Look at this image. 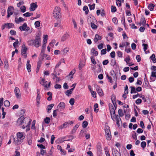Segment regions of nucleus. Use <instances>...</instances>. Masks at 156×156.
I'll return each mask as SVG.
<instances>
[{"label": "nucleus", "instance_id": "a211bd4d", "mask_svg": "<svg viewBox=\"0 0 156 156\" xmlns=\"http://www.w3.org/2000/svg\"><path fill=\"white\" fill-rule=\"evenodd\" d=\"M54 104H52L50 105H48L47 106V112L49 113L51 112V110L52 109L53 107L54 106Z\"/></svg>", "mask_w": 156, "mask_h": 156}, {"label": "nucleus", "instance_id": "3c124183", "mask_svg": "<svg viewBox=\"0 0 156 156\" xmlns=\"http://www.w3.org/2000/svg\"><path fill=\"white\" fill-rule=\"evenodd\" d=\"M34 25L36 28L39 27L40 26V22L39 21H37L35 22Z\"/></svg>", "mask_w": 156, "mask_h": 156}, {"label": "nucleus", "instance_id": "37998d69", "mask_svg": "<svg viewBox=\"0 0 156 156\" xmlns=\"http://www.w3.org/2000/svg\"><path fill=\"white\" fill-rule=\"evenodd\" d=\"M141 147L144 149L146 146V143L145 141H142L141 143Z\"/></svg>", "mask_w": 156, "mask_h": 156}, {"label": "nucleus", "instance_id": "c756f323", "mask_svg": "<svg viewBox=\"0 0 156 156\" xmlns=\"http://www.w3.org/2000/svg\"><path fill=\"white\" fill-rule=\"evenodd\" d=\"M83 9L84 11H85V14L87 15L88 14L89 12V10L88 9V8L87 6H84L83 7Z\"/></svg>", "mask_w": 156, "mask_h": 156}, {"label": "nucleus", "instance_id": "6ab92c4d", "mask_svg": "<svg viewBox=\"0 0 156 156\" xmlns=\"http://www.w3.org/2000/svg\"><path fill=\"white\" fill-rule=\"evenodd\" d=\"M79 125L78 124H76L73 128L71 131V133L74 134L75 133L76 131V130L79 127Z\"/></svg>", "mask_w": 156, "mask_h": 156}, {"label": "nucleus", "instance_id": "4468645a", "mask_svg": "<svg viewBox=\"0 0 156 156\" xmlns=\"http://www.w3.org/2000/svg\"><path fill=\"white\" fill-rule=\"evenodd\" d=\"M98 93L101 96H103L104 94L102 89L99 87H98L96 89Z\"/></svg>", "mask_w": 156, "mask_h": 156}, {"label": "nucleus", "instance_id": "7ed1b4c3", "mask_svg": "<svg viewBox=\"0 0 156 156\" xmlns=\"http://www.w3.org/2000/svg\"><path fill=\"white\" fill-rule=\"evenodd\" d=\"M25 134L23 132H19L17 133L16 138H14V143L16 145L20 144L25 137Z\"/></svg>", "mask_w": 156, "mask_h": 156}, {"label": "nucleus", "instance_id": "de8ad7c7", "mask_svg": "<svg viewBox=\"0 0 156 156\" xmlns=\"http://www.w3.org/2000/svg\"><path fill=\"white\" fill-rule=\"evenodd\" d=\"M142 45L144 47V51H145L146 53H147L146 52V50L147 49V48L148 47V45L147 44H143Z\"/></svg>", "mask_w": 156, "mask_h": 156}, {"label": "nucleus", "instance_id": "f03ea898", "mask_svg": "<svg viewBox=\"0 0 156 156\" xmlns=\"http://www.w3.org/2000/svg\"><path fill=\"white\" fill-rule=\"evenodd\" d=\"M41 39L39 35H36L35 39L30 40L28 41V44L29 45L34 46L38 48L41 45Z\"/></svg>", "mask_w": 156, "mask_h": 156}, {"label": "nucleus", "instance_id": "aec40b11", "mask_svg": "<svg viewBox=\"0 0 156 156\" xmlns=\"http://www.w3.org/2000/svg\"><path fill=\"white\" fill-rule=\"evenodd\" d=\"M69 35L68 34H64L61 38V41H65L69 37Z\"/></svg>", "mask_w": 156, "mask_h": 156}, {"label": "nucleus", "instance_id": "603ef678", "mask_svg": "<svg viewBox=\"0 0 156 156\" xmlns=\"http://www.w3.org/2000/svg\"><path fill=\"white\" fill-rule=\"evenodd\" d=\"M53 147H52L51 148V150H50L48 152V156H53V155H52V153H53V152L51 150V149H53Z\"/></svg>", "mask_w": 156, "mask_h": 156}, {"label": "nucleus", "instance_id": "774afa93", "mask_svg": "<svg viewBox=\"0 0 156 156\" xmlns=\"http://www.w3.org/2000/svg\"><path fill=\"white\" fill-rule=\"evenodd\" d=\"M136 45L134 43H133L131 44V48L132 49L134 50L136 49Z\"/></svg>", "mask_w": 156, "mask_h": 156}, {"label": "nucleus", "instance_id": "cd10ccee", "mask_svg": "<svg viewBox=\"0 0 156 156\" xmlns=\"http://www.w3.org/2000/svg\"><path fill=\"white\" fill-rule=\"evenodd\" d=\"M91 52L93 53V55L96 56L98 55V53L97 51H95L94 48H93L91 51Z\"/></svg>", "mask_w": 156, "mask_h": 156}, {"label": "nucleus", "instance_id": "ea45409f", "mask_svg": "<svg viewBox=\"0 0 156 156\" xmlns=\"http://www.w3.org/2000/svg\"><path fill=\"white\" fill-rule=\"evenodd\" d=\"M98 105L97 103H96L94 105V112H97L98 111V109H96V108H98Z\"/></svg>", "mask_w": 156, "mask_h": 156}, {"label": "nucleus", "instance_id": "bb28decb", "mask_svg": "<svg viewBox=\"0 0 156 156\" xmlns=\"http://www.w3.org/2000/svg\"><path fill=\"white\" fill-rule=\"evenodd\" d=\"M6 25V28H12L14 26V24L12 23H5Z\"/></svg>", "mask_w": 156, "mask_h": 156}, {"label": "nucleus", "instance_id": "c85d7f7f", "mask_svg": "<svg viewBox=\"0 0 156 156\" xmlns=\"http://www.w3.org/2000/svg\"><path fill=\"white\" fill-rule=\"evenodd\" d=\"M69 51V48L68 47H66L62 51L63 52V54L66 55L67 54V53Z\"/></svg>", "mask_w": 156, "mask_h": 156}, {"label": "nucleus", "instance_id": "7c9ffc66", "mask_svg": "<svg viewBox=\"0 0 156 156\" xmlns=\"http://www.w3.org/2000/svg\"><path fill=\"white\" fill-rule=\"evenodd\" d=\"M118 114L119 116L120 117H122L124 115V114L122 110V109H120L118 110Z\"/></svg>", "mask_w": 156, "mask_h": 156}, {"label": "nucleus", "instance_id": "58836bf2", "mask_svg": "<svg viewBox=\"0 0 156 156\" xmlns=\"http://www.w3.org/2000/svg\"><path fill=\"white\" fill-rule=\"evenodd\" d=\"M95 6V4H93L92 5H91L90 4L88 5V6L89 7L90 9V10H93L94 9Z\"/></svg>", "mask_w": 156, "mask_h": 156}, {"label": "nucleus", "instance_id": "9d476101", "mask_svg": "<svg viewBox=\"0 0 156 156\" xmlns=\"http://www.w3.org/2000/svg\"><path fill=\"white\" fill-rule=\"evenodd\" d=\"M44 78H42L41 80L40 81V83L45 88H48L50 87L51 85V82H50L48 84V85H47V84H44Z\"/></svg>", "mask_w": 156, "mask_h": 156}, {"label": "nucleus", "instance_id": "4be33fe9", "mask_svg": "<svg viewBox=\"0 0 156 156\" xmlns=\"http://www.w3.org/2000/svg\"><path fill=\"white\" fill-rule=\"evenodd\" d=\"M110 111L111 114V115H115V109L112 106L110 108Z\"/></svg>", "mask_w": 156, "mask_h": 156}, {"label": "nucleus", "instance_id": "1a4fd4ad", "mask_svg": "<svg viewBox=\"0 0 156 156\" xmlns=\"http://www.w3.org/2000/svg\"><path fill=\"white\" fill-rule=\"evenodd\" d=\"M87 22L89 23H91L93 22H95L96 21L95 18L93 16H88L87 18Z\"/></svg>", "mask_w": 156, "mask_h": 156}, {"label": "nucleus", "instance_id": "69168bd1", "mask_svg": "<svg viewBox=\"0 0 156 156\" xmlns=\"http://www.w3.org/2000/svg\"><path fill=\"white\" fill-rule=\"evenodd\" d=\"M117 56L120 58L122 57V53L120 51H118L117 52Z\"/></svg>", "mask_w": 156, "mask_h": 156}, {"label": "nucleus", "instance_id": "f8f14e48", "mask_svg": "<svg viewBox=\"0 0 156 156\" xmlns=\"http://www.w3.org/2000/svg\"><path fill=\"white\" fill-rule=\"evenodd\" d=\"M111 75L112 76V77L113 78V80L115 82H117V77L114 71L113 70L110 72Z\"/></svg>", "mask_w": 156, "mask_h": 156}, {"label": "nucleus", "instance_id": "49530a36", "mask_svg": "<svg viewBox=\"0 0 156 156\" xmlns=\"http://www.w3.org/2000/svg\"><path fill=\"white\" fill-rule=\"evenodd\" d=\"M4 104L5 106L6 107H9L10 105L9 102L7 100L5 101Z\"/></svg>", "mask_w": 156, "mask_h": 156}, {"label": "nucleus", "instance_id": "e2e57ef3", "mask_svg": "<svg viewBox=\"0 0 156 156\" xmlns=\"http://www.w3.org/2000/svg\"><path fill=\"white\" fill-rule=\"evenodd\" d=\"M19 42L18 41V40L17 39L16 40V41L15 42H14L13 44V45L14 47L16 48V47L17 45L18 44Z\"/></svg>", "mask_w": 156, "mask_h": 156}, {"label": "nucleus", "instance_id": "39448f33", "mask_svg": "<svg viewBox=\"0 0 156 156\" xmlns=\"http://www.w3.org/2000/svg\"><path fill=\"white\" fill-rule=\"evenodd\" d=\"M19 28L21 31L23 30L26 31H28L30 30V28L27 27V25L26 23H24L23 25L20 26L19 27Z\"/></svg>", "mask_w": 156, "mask_h": 156}, {"label": "nucleus", "instance_id": "c03bdc74", "mask_svg": "<svg viewBox=\"0 0 156 156\" xmlns=\"http://www.w3.org/2000/svg\"><path fill=\"white\" fill-rule=\"evenodd\" d=\"M130 58L129 57V56L128 55V56L126 57V58L125 59L124 61L126 62L127 64H129V62L130 61Z\"/></svg>", "mask_w": 156, "mask_h": 156}, {"label": "nucleus", "instance_id": "a878e982", "mask_svg": "<svg viewBox=\"0 0 156 156\" xmlns=\"http://www.w3.org/2000/svg\"><path fill=\"white\" fill-rule=\"evenodd\" d=\"M150 58L152 60L153 62L154 63L156 62V58L154 54H153L150 57Z\"/></svg>", "mask_w": 156, "mask_h": 156}, {"label": "nucleus", "instance_id": "473e14b6", "mask_svg": "<svg viewBox=\"0 0 156 156\" xmlns=\"http://www.w3.org/2000/svg\"><path fill=\"white\" fill-rule=\"evenodd\" d=\"M88 124V122L87 121H83L82 124V127L84 128H86Z\"/></svg>", "mask_w": 156, "mask_h": 156}, {"label": "nucleus", "instance_id": "0eeeda50", "mask_svg": "<svg viewBox=\"0 0 156 156\" xmlns=\"http://www.w3.org/2000/svg\"><path fill=\"white\" fill-rule=\"evenodd\" d=\"M14 12V9L12 6H9L8 7L7 10L8 15L7 17L9 18L10 17V16L12 15Z\"/></svg>", "mask_w": 156, "mask_h": 156}, {"label": "nucleus", "instance_id": "5fc2aeb1", "mask_svg": "<svg viewBox=\"0 0 156 156\" xmlns=\"http://www.w3.org/2000/svg\"><path fill=\"white\" fill-rule=\"evenodd\" d=\"M27 142L29 145H31L32 144V140L30 138L27 139Z\"/></svg>", "mask_w": 156, "mask_h": 156}, {"label": "nucleus", "instance_id": "393cba45", "mask_svg": "<svg viewBox=\"0 0 156 156\" xmlns=\"http://www.w3.org/2000/svg\"><path fill=\"white\" fill-rule=\"evenodd\" d=\"M116 124L118 126H120L119 122L121 121V119L119 116L118 115L116 116Z\"/></svg>", "mask_w": 156, "mask_h": 156}, {"label": "nucleus", "instance_id": "f704fd0d", "mask_svg": "<svg viewBox=\"0 0 156 156\" xmlns=\"http://www.w3.org/2000/svg\"><path fill=\"white\" fill-rule=\"evenodd\" d=\"M90 59L92 64L94 65H95L96 64V62L95 60V58L93 56H91Z\"/></svg>", "mask_w": 156, "mask_h": 156}, {"label": "nucleus", "instance_id": "4d7b16f0", "mask_svg": "<svg viewBox=\"0 0 156 156\" xmlns=\"http://www.w3.org/2000/svg\"><path fill=\"white\" fill-rule=\"evenodd\" d=\"M136 103L137 105H139L142 102V100L141 99L138 98L136 101Z\"/></svg>", "mask_w": 156, "mask_h": 156}, {"label": "nucleus", "instance_id": "680f3d73", "mask_svg": "<svg viewBox=\"0 0 156 156\" xmlns=\"http://www.w3.org/2000/svg\"><path fill=\"white\" fill-rule=\"evenodd\" d=\"M46 44H43L42 46V49L41 50V53H43L44 51L46 48Z\"/></svg>", "mask_w": 156, "mask_h": 156}, {"label": "nucleus", "instance_id": "5701e85b", "mask_svg": "<svg viewBox=\"0 0 156 156\" xmlns=\"http://www.w3.org/2000/svg\"><path fill=\"white\" fill-rule=\"evenodd\" d=\"M73 90L74 88H72L70 89L67 90L65 93L66 95L69 96L70 94L72 93L73 91Z\"/></svg>", "mask_w": 156, "mask_h": 156}, {"label": "nucleus", "instance_id": "6e6552de", "mask_svg": "<svg viewBox=\"0 0 156 156\" xmlns=\"http://www.w3.org/2000/svg\"><path fill=\"white\" fill-rule=\"evenodd\" d=\"M38 6L36 4V2L32 3L30 5V11H34L36 9L37 7Z\"/></svg>", "mask_w": 156, "mask_h": 156}, {"label": "nucleus", "instance_id": "13d9d810", "mask_svg": "<svg viewBox=\"0 0 156 156\" xmlns=\"http://www.w3.org/2000/svg\"><path fill=\"white\" fill-rule=\"evenodd\" d=\"M105 154H106V156H110L109 151L107 150V148L106 147L105 148Z\"/></svg>", "mask_w": 156, "mask_h": 156}, {"label": "nucleus", "instance_id": "79ce46f5", "mask_svg": "<svg viewBox=\"0 0 156 156\" xmlns=\"http://www.w3.org/2000/svg\"><path fill=\"white\" fill-rule=\"evenodd\" d=\"M93 22L90 23L91 27L93 29H96L97 28V26Z\"/></svg>", "mask_w": 156, "mask_h": 156}, {"label": "nucleus", "instance_id": "4c0bfd02", "mask_svg": "<svg viewBox=\"0 0 156 156\" xmlns=\"http://www.w3.org/2000/svg\"><path fill=\"white\" fill-rule=\"evenodd\" d=\"M20 9L22 12L24 13L26 11V7L24 5L20 7Z\"/></svg>", "mask_w": 156, "mask_h": 156}, {"label": "nucleus", "instance_id": "72a5a7b5", "mask_svg": "<svg viewBox=\"0 0 156 156\" xmlns=\"http://www.w3.org/2000/svg\"><path fill=\"white\" fill-rule=\"evenodd\" d=\"M140 22L142 24V25L144 26L146 23V21L144 18H142L140 19Z\"/></svg>", "mask_w": 156, "mask_h": 156}, {"label": "nucleus", "instance_id": "6e6d98bb", "mask_svg": "<svg viewBox=\"0 0 156 156\" xmlns=\"http://www.w3.org/2000/svg\"><path fill=\"white\" fill-rule=\"evenodd\" d=\"M84 131H85V130L84 129H82L80 131V133H79V137H82L83 136V133L84 132Z\"/></svg>", "mask_w": 156, "mask_h": 156}, {"label": "nucleus", "instance_id": "864d4df0", "mask_svg": "<svg viewBox=\"0 0 156 156\" xmlns=\"http://www.w3.org/2000/svg\"><path fill=\"white\" fill-rule=\"evenodd\" d=\"M116 99V97L115 96L112 95L111 97V100L112 103L116 102L115 100Z\"/></svg>", "mask_w": 156, "mask_h": 156}, {"label": "nucleus", "instance_id": "20e7f679", "mask_svg": "<svg viewBox=\"0 0 156 156\" xmlns=\"http://www.w3.org/2000/svg\"><path fill=\"white\" fill-rule=\"evenodd\" d=\"M61 14V9L59 7H56L54 9L53 15L54 17L56 19L59 18Z\"/></svg>", "mask_w": 156, "mask_h": 156}, {"label": "nucleus", "instance_id": "052dcab7", "mask_svg": "<svg viewBox=\"0 0 156 156\" xmlns=\"http://www.w3.org/2000/svg\"><path fill=\"white\" fill-rule=\"evenodd\" d=\"M115 56V52L114 51H112L110 54V56L112 58H114Z\"/></svg>", "mask_w": 156, "mask_h": 156}, {"label": "nucleus", "instance_id": "2eb2a0df", "mask_svg": "<svg viewBox=\"0 0 156 156\" xmlns=\"http://www.w3.org/2000/svg\"><path fill=\"white\" fill-rule=\"evenodd\" d=\"M66 106L65 104L63 102H61L58 105L57 107L61 109H64Z\"/></svg>", "mask_w": 156, "mask_h": 156}, {"label": "nucleus", "instance_id": "f257e3e1", "mask_svg": "<svg viewBox=\"0 0 156 156\" xmlns=\"http://www.w3.org/2000/svg\"><path fill=\"white\" fill-rule=\"evenodd\" d=\"M31 121L28 117L25 118L24 116L23 115L18 119L17 123L22 126L23 129H24L30 125Z\"/></svg>", "mask_w": 156, "mask_h": 156}, {"label": "nucleus", "instance_id": "bf43d9fd", "mask_svg": "<svg viewBox=\"0 0 156 156\" xmlns=\"http://www.w3.org/2000/svg\"><path fill=\"white\" fill-rule=\"evenodd\" d=\"M116 2L118 6H121V2L120 0H116Z\"/></svg>", "mask_w": 156, "mask_h": 156}, {"label": "nucleus", "instance_id": "f3484780", "mask_svg": "<svg viewBox=\"0 0 156 156\" xmlns=\"http://www.w3.org/2000/svg\"><path fill=\"white\" fill-rule=\"evenodd\" d=\"M27 68L28 72H30L31 71V65L30 64V61L27 60Z\"/></svg>", "mask_w": 156, "mask_h": 156}, {"label": "nucleus", "instance_id": "0e129e2a", "mask_svg": "<svg viewBox=\"0 0 156 156\" xmlns=\"http://www.w3.org/2000/svg\"><path fill=\"white\" fill-rule=\"evenodd\" d=\"M112 21L116 25L118 24V20L117 18L116 17H114L113 18Z\"/></svg>", "mask_w": 156, "mask_h": 156}, {"label": "nucleus", "instance_id": "9b49d317", "mask_svg": "<svg viewBox=\"0 0 156 156\" xmlns=\"http://www.w3.org/2000/svg\"><path fill=\"white\" fill-rule=\"evenodd\" d=\"M129 43L128 42H125L123 41H122L121 44L119 45V47L120 48H123L125 46L126 48L127 47V46L129 45Z\"/></svg>", "mask_w": 156, "mask_h": 156}, {"label": "nucleus", "instance_id": "ddd939ff", "mask_svg": "<svg viewBox=\"0 0 156 156\" xmlns=\"http://www.w3.org/2000/svg\"><path fill=\"white\" fill-rule=\"evenodd\" d=\"M102 38V37L99 35L98 34H96L95 35V38L94 39V41L96 43L98 41L101 40Z\"/></svg>", "mask_w": 156, "mask_h": 156}, {"label": "nucleus", "instance_id": "412c9836", "mask_svg": "<svg viewBox=\"0 0 156 156\" xmlns=\"http://www.w3.org/2000/svg\"><path fill=\"white\" fill-rule=\"evenodd\" d=\"M112 151L113 156H121L120 154L117 150H114Z\"/></svg>", "mask_w": 156, "mask_h": 156}, {"label": "nucleus", "instance_id": "b1692460", "mask_svg": "<svg viewBox=\"0 0 156 156\" xmlns=\"http://www.w3.org/2000/svg\"><path fill=\"white\" fill-rule=\"evenodd\" d=\"M155 5L152 3H151L149 4L148 6V8L151 11L154 10V9Z\"/></svg>", "mask_w": 156, "mask_h": 156}, {"label": "nucleus", "instance_id": "a19ab883", "mask_svg": "<svg viewBox=\"0 0 156 156\" xmlns=\"http://www.w3.org/2000/svg\"><path fill=\"white\" fill-rule=\"evenodd\" d=\"M50 119L49 117H47L44 119V122L46 124H48L50 122Z\"/></svg>", "mask_w": 156, "mask_h": 156}, {"label": "nucleus", "instance_id": "09e8293b", "mask_svg": "<svg viewBox=\"0 0 156 156\" xmlns=\"http://www.w3.org/2000/svg\"><path fill=\"white\" fill-rule=\"evenodd\" d=\"M75 100L73 98H71L69 100V103L71 105H73L74 103Z\"/></svg>", "mask_w": 156, "mask_h": 156}, {"label": "nucleus", "instance_id": "a18cd8bd", "mask_svg": "<svg viewBox=\"0 0 156 156\" xmlns=\"http://www.w3.org/2000/svg\"><path fill=\"white\" fill-rule=\"evenodd\" d=\"M130 88L131 89V90L130 93L131 94H133V93H136V91L135 90L136 89H135V87L133 86H131Z\"/></svg>", "mask_w": 156, "mask_h": 156}, {"label": "nucleus", "instance_id": "c9c22d12", "mask_svg": "<svg viewBox=\"0 0 156 156\" xmlns=\"http://www.w3.org/2000/svg\"><path fill=\"white\" fill-rule=\"evenodd\" d=\"M106 139L108 140H110L111 139L112 136L111 134H106Z\"/></svg>", "mask_w": 156, "mask_h": 156}, {"label": "nucleus", "instance_id": "8fccbe9b", "mask_svg": "<svg viewBox=\"0 0 156 156\" xmlns=\"http://www.w3.org/2000/svg\"><path fill=\"white\" fill-rule=\"evenodd\" d=\"M116 11V7L112 5L111 6V12H115Z\"/></svg>", "mask_w": 156, "mask_h": 156}, {"label": "nucleus", "instance_id": "423d86ee", "mask_svg": "<svg viewBox=\"0 0 156 156\" xmlns=\"http://www.w3.org/2000/svg\"><path fill=\"white\" fill-rule=\"evenodd\" d=\"M27 48L24 46L23 45L22 47V49L21 50V54L22 55L24 56L25 58L27 57Z\"/></svg>", "mask_w": 156, "mask_h": 156}, {"label": "nucleus", "instance_id": "338daca9", "mask_svg": "<svg viewBox=\"0 0 156 156\" xmlns=\"http://www.w3.org/2000/svg\"><path fill=\"white\" fill-rule=\"evenodd\" d=\"M106 48L102 50L101 51V54L102 55L105 54L106 53Z\"/></svg>", "mask_w": 156, "mask_h": 156}, {"label": "nucleus", "instance_id": "2f4dec72", "mask_svg": "<svg viewBox=\"0 0 156 156\" xmlns=\"http://www.w3.org/2000/svg\"><path fill=\"white\" fill-rule=\"evenodd\" d=\"M57 149L58 150H59L62 153H63V154H66L65 151H64V150L62 149V147H61L59 145H58L57 146Z\"/></svg>", "mask_w": 156, "mask_h": 156}, {"label": "nucleus", "instance_id": "e433bc0d", "mask_svg": "<svg viewBox=\"0 0 156 156\" xmlns=\"http://www.w3.org/2000/svg\"><path fill=\"white\" fill-rule=\"evenodd\" d=\"M33 15V13H30L29 12H27L23 14V16L25 17H29Z\"/></svg>", "mask_w": 156, "mask_h": 156}, {"label": "nucleus", "instance_id": "dca6fc26", "mask_svg": "<svg viewBox=\"0 0 156 156\" xmlns=\"http://www.w3.org/2000/svg\"><path fill=\"white\" fill-rule=\"evenodd\" d=\"M24 21L25 20L22 17H20L18 19L15 18V21L16 23H19Z\"/></svg>", "mask_w": 156, "mask_h": 156}]
</instances>
